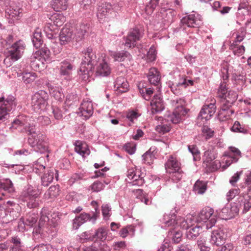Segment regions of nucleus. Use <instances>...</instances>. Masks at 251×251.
Listing matches in <instances>:
<instances>
[{"instance_id":"obj_1","label":"nucleus","mask_w":251,"mask_h":251,"mask_svg":"<svg viewBox=\"0 0 251 251\" xmlns=\"http://www.w3.org/2000/svg\"><path fill=\"white\" fill-rule=\"evenodd\" d=\"M82 55L78 75L81 76L82 79L86 81L93 73L95 66L97 63V56L90 47L82 51Z\"/></svg>"},{"instance_id":"obj_2","label":"nucleus","mask_w":251,"mask_h":251,"mask_svg":"<svg viewBox=\"0 0 251 251\" xmlns=\"http://www.w3.org/2000/svg\"><path fill=\"white\" fill-rule=\"evenodd\" d=\"M113 6L108 2L102 3L98 8L97 17L100 22L105 21L111 14L113 10L119 11L123 5V1L122 0H114Z\"/></svg>"},{"instance_id":"obj_3","label":"nucleus","mask_w":251,"mask_h":251,"mask_svg":"<svg viewBox=\"0 0 251 251\" xmlns=\"http://www.w3.org/2000/svg\"><path fill=\"white\" fill-rule=\"evenodd\" d=\"M185 103L183 99H179L172 100V104L176 106V108L171 114L167 115V120L174 124H177L180 122L188 112V110L183 107Z\"/></svg>"},{"instance_id":"obj_4","label":"nucleus","mask_w":251,"mask_h":251,"mask_svg":"<svg viewBox=\"0 0 251 251\" xmlns=\"http://www.w3.org/2000/svg\"><path fill=\"white\" fill-rule=\"evenodd\" d=\"M237 96L236 94L230 91L227 94V96L221 98V109L219 112V115L221 118L223 117L227 119L234 113V110L230 108L235 102Z\"/></svg>"},{"instance_id":"obj_5","label":"nucleus","mask_w":251,"mask_h":251,"mask_svg":"<svg viewBox=\"0 0 251 251\" xmlns=\"http://www.w3.org/2000/svg\"><path fill=\"white\" fill-rule=\"evenodd\" d=\"M47 137L39 133L38 136H29L28 143L29 145L37 152L45 153L49 152V143Z\"/></svg>"},{"instance_id":"obj_6","label":"nucleus","mask_w":251,"mask_h":251,"mask_svg":"<svg viewBox=\"0 0 251 251\" xmlns=\"http://www.w3.org/2000/svg\"><path fill=\"white\" fill-rule=\"evenodd\" d=\"M49 95L44 90H39L36 92L31 98V106L32 109L36 113H40L45 109L48 105Z\"/></svg>"},{"instance_id":"obj_7","label":"nucleus","mask_w":251,"mask_h":251,"mask_svg":"<svg viewBox=\"0 0 251 251\" xmlns=\"http://www.w3.org/2000/svg\"><path fill=\"white\" fill-rule=\"evenodd\" d=\"M176 210L174 209L171 210L170 214H165L161 221V222L165 225V227H169L171 226H174L175 225H176L183 229L188 230L189 227L186 219L182 217L176 219Z\"/></svg>"},{"instance_id":"obj_8","label":"nucleus","mask_w":251,"mask_h":251,"mask_svg":"<svg viewBox=\"0 0 251 251\" xmlns=\"http://www.w3.org/2000/svg\"><path fill=\"white\" fill-rule=\"evenodd\" d=\"M213 213L214 210L212 208L205 207L200 211L197 220L205 223L206 228H210L217 221L216 216Z\"/></svg>"},{"instance_id":"obj_9","label":"nucleus","mask_w":251,"mask_h":251,"mask_svg":"<svg viewBox=\"0 0 251 251\" xmlns=\"http://www.w3.org/2000/svg\"><path fill=\"white\" fill-rule=\"evenodd\" d=\"M126 176L129 185L141 186L145 183L144 177L145 175L140 169L136 168H131L128 169Z\"/></svg>"},{"instance_id":"obj_10","label":"nucleus","mask_w":251,"mask_h":251,"mask_svg":"<svg viewBox=\"0 0 251 251\" xmlns=\"http://www.w3.org/2000/svg\"><path fill=\"white\" fill-rule=\"evenodd\" d=\"M38 194L32 187H28L22 193L20 198L22 201L26 202V206L29 208H34L38 206L37 200Z\"/></svg>"},{"instance_id":"obj_11","label":"nucleus","mask_w":251,"mask_h":251,"mask_svg":"<svg viewBox=\"0 0 251 251\" xmlns=\"http://www.w3.org/2000/svg\"><path fill=\"white\" fill-rule=\"evenodd\" d=\"M142 37V33L138 28H134L130 29L127 35L124 37V40L125 41V46L127 48H134Z\"/></svg>"},{"instance_id":"obj_12","label":"nucleus","mask_w":251,"mask_h":251,"mask_svg":"<svg viewBox=\"0 0 251 251\" xmlns=\"http://www.w3.org/2000/svg\"><path fill=\"white\" fill-rule=\"evenodd\" d=\"M25 48V45L23 41L19 40L16 41L9 50L11 58L14 61L18 60L22 56Z\"/></svg>"},{"instance_id":"obj_13","label":"nucleus","mask_w":251,"mask_h":251,"mask_svg":"<svg viewBox=\"0 0 251 251\" xmlns=\"http://www.w3.org/2000/svg\"><path fill=\"white\" fill-rule=\"evenodd\" d=\"M12 71L13 72H15L12 74L13 75H15L16 74L18 77L22 76V80L25 84H30L33 82L37 77V75L34 72H22L20 70L19 66H16L12 68Z\"/></svg>"},{"instance_id":"obj_14","label":"nucleus","mask_w":251,"mask_h":251,"mask_svg":"<svg viewBox=\"0 0 251 251\" xmlns=\"http://www.w3.org/2000/svg\"><path fill=\"white\" fill-rule=\"evenodd\" d=\"M226 238L224 229L218 228L212 231L210 242L211 244L219 246L222 245Z\"/></svg>"},{"instance_id":"obj_15","label":"nucleus","mask_w":251,"mask_h":251,"mask_svg":"<svg viewBox=\"0 0 251 251\" xmlns=\"http://www.w3.org/2000/svg\"><path fill=\"white\" fill-rule=\"evenodd\" d=\"M73 30L67 27L63 28L59 35V43L61 45H66L74 42Z\"/></svg>"},{"instance_id":"obj_16","label":"nucleus","mask_w":251,"mask_h":251,"mask_svg":"<svg viewBox=\"0 0 251 251\" xmlns=\"http://www.w3.org/2000/svg\"><path fill=\"white\" fill-rule=\"evenodd\" d=\"M188 87L186 83V77L179 76V79L176 80L171 85L170 88L172 92L176 95H180L181 94L183 89Z\"/></svg>"},{"instance_id":"obj_17","label":"nucleus","mask_w":251,"mask_h":251,"mask_svg":"<svg viewBox=\"0 0 251 251\" xmlns=\"http://www.w3.org/2000/svg\"><path fill=\"white\" fill-rule=\"evenodd\" d=\"M150 104L151 106V113L153 114L160 113L165 108L164 101L160 94L154 95Z\"/></svg>"},{"instance_id":"obj_18","label":"nucleus","mask_w":251,"mask_h":251,"mask_svg":"<svg viewBox=\"0 0 251 251\" xmlns=\"http://www.w3.org/2000/svg\"><path fill=\"white\" fill-rule=\"evenodd\" d=\"M216 108L214 103L204 105L199 114L198 118L206 121L209 120L215 113Z\"/></svg>"},{"instance_id":"obj_19","label":"nucleus","mask_w":251,"mask_h":251,"mask_svg":"<svg viewBox=\"0 0 251 251\" xmlns=\"http://www.w3.org/2000/svg\"><path fill=\"white\" fill-rule=\"evenodd\" d=\"M90 220H92L93 222H95L96 220V216L95 214H93L92 216L88 213H83L80 214L73 220V229H77L82 224Z\"/></svg>"},{"instance_id":"obj_20","label":"nucleus","mask_w":251,"mask_h":251,"mask_svg":"<svg viewBox=\"0 0 251 251\" xmlns=\"http://www.w3.org/2000/svg\"><path fill=\"white\" fill-rule=\"evenodd\" d=\"M180 28L185 30L186 27L190 28L198 27L199 24L196 16L194 14L187 15L183 17L180 21Z\"/></svg>"},{"instance_id":"obj_21","label":"nucleus","mask_w":251,"mask_h":251,"mask_svg":"<svg viewBox=\"0 0 251 251\" xmlns=\"http://www.w3.org/2000/svg\"><path fill=\"white\" fill-rule=\"evenodd\" d=\"M8 99L6 103L0 106V121H3L6 119L7 115L10 112H13L15 110V104L13 103L12 98Z\"/></svg>"},{"instance_id":"obj_22","label":"nucleus","mask_w":251,"mask_h":251,"mask_svg":"<svg viewBox=\"0 0 251 251\" xmlns=\"http://www.w3.org/2000/svg\"><path fill=\"white\" fill-rule=\"evenodd\" d=\"M129 86L127 80L123 76L117 77L114 83V88L118 94L127 92Z\"/></svg>"},{"instance_id":"obj_23","label":"nucleus","mask_w":251,"mask_h":251,"mask_svg":"<svg viewBox=\"0 0 251 251\" xmlns=\"http://www.w3.org/2000/svg\"><path fill=\"white\" fill-rule=\"evenodd\" d=\"M165 169L167 173H170L176 171L180 170V163L176 157L170 155L165 164Z\"/></svg>"},{"instance_id":"obj_24","label":"nucleus","mask_w":251,"mask_h":251,"mask_svg":"<svg viewBox=\"0 0 251 251\" xmlns=\"http://www.w3.org/2000/svg\"><path fill=\"white\" fill-rule=\"evenodd\" d=\"M0 189H3L5 193L8 194L9 197L15 195V188L12 181L9 178L2 179L0 180Z\"/></svg>"},{"instance_id":"obj_25","label":"nucleus","mask_w":251,"mask_h":251,"mask_svg":"<svg viewBox=\"0 0 251 251\" xmlns=\"http://www.w3.org/2000/svg\"><path fill=\"white\" fill-rule=\"evenodd\" d=\"M8 242L10 245V251H25L23 242L18 235L11 237Z\"/></svg>"},{"instance_id":"obj_26","label":"nucleus","mask_w":251,"mask_h":251,"mask_svg":"<svg viewBox=\"0 0 251 251\" xmlns=\"http://www.w3.org/2000/svg\"><path fill=\"white\" fill-rule=\"evenodd\" d=\"M81 115L86 120L89 119L93 114L94 110L93 104L91 101H83L79 108Z\"/></svg>"},{"instance_id":"obj_27","label":"nucleus","mask_w":251,"mask_h":251,"mask_svg":"<svg viewBox=\"0 0 251 251\" xmlns=\"http://www.w3.org/2000/svg\"><path fill=\"white\" fill-rule=\"evenodd\" d=\"M111 73V68L109 64L105 60H102L98 65L96 71L97 76L105 77L109 75Z\"/></svg>"},{"instance_id":"obj_28","label":"nucleus","mask_w":251,"mask_h":251,"mask_svg":"<svg viewBox=\"0 0 251 251\" xmlns=\"http://www.w3.org/2000/svg\"><path fill=\"white\" fill-rule=\"evenodd\" d=\"M110 55L114 61L123 62L126 60H130L132 56L127 51L122 50L121 51H111Z\"/></svg>"},{"instance_id":"obj_29","label":"nucleus","mask_w":251,"mask_h":251,"mask_svg":"<svg viewBox=\"0 0 251 251\" xmlns=\"http://www.w3.org/2000/svg\"><path fill=\"white\" fill-rule=\"evenodd\" d=\"M88 28L89 27L87 25L84 24H80L78 26H77L75 32L74 33V41L77 43L82 41Z\"/></svg>"},{"instance_id":"obj_30","label":"nucleus","mask_w":251,"mask_h":251,"mask_svg":"<svg viewBox=\"0 0 251 251\" xmlns=\"http://www.w3.org/2000/svg\"><path fill=\"white\" fill-rule=\"evenodd\" d=\"M74 66L68 60H64L60 64L59 74L61 75H70L72 74Z\"/></svg>"},{"instance_id":"obj_31","label":"nucleus","mask_w":251,"mask_h":251,"mask_svg":"<svg viewBox=\"0 0 251 251\" xmlns=\"http://www.w3.org/2000/svg\"><path fill=\"white\" fill-rule=\"evenodd\" d=\"M75 151L82 156L88 155L90 153V151L88 145L85 142L80 141H76L75 144Z\"/></svg>"},{"instance_id":"obj_32","label":"nucleus","mask_w":251,"mask_h":251,"mask_svg":"<svg viewBox=\"0 0 251 251\" xmlns=\"http://www.w3.org/2000/svg\"><path fill=\"white\" fill-rule=\"evenodd\" d=\"M148 80L150 83L155 86L160 84V76L159 72L155 68H151L148 75Z\"/></svg>"},{"instance_id":"obj_33","label":"nucleus","mask_w":251,"mask_h":251,"mask_svg":"<svg viewBox=\"0 0 251 251\" xmlns=\"http://www.w3.org/2000/svg\"><path fill=\"white\" fill-rule=\"evenodd\" d=\"M32 42L36 49H40L43 45V37L41 29L37 28L32 37Z\"/></svg>"},{"instance_id":"obj_34","label":"nucleus","mask_w":251,"mask_h":251,"mask_svg":"<svg viewBox=\"0 0 251 251\" xmlns=\"http://www.w3.org/2000/svg\"><path fill=\"white\" fill-rule=\"evenodd\" d=\"M48 87L50 90V95L54 97L55 99L59 101L63 99L64 96L61 88L52 85L49 83L48 84Z\"/></svg>"},{"instance_id":"obj_35","label":"nucleus","mask_w":251,"mask_h":251,"mask_svg":"<svg viewBox=\"0 0 251 251\" xmlns=\"http://www.w3.org/2000/svg\"><path fill=\"white\" fill-rule=\"evenodd\" d=\"M51 5L56 11L65 10L68 7V0H52Z\"/></svg>"},{"instance_id":"obj_36","label":"nucleus","mask_w":251,"mask_h":251,"mask_svg":"<svg viewBox=\"0 0 251 251\" xmlns=\"http://www.w3.org/2000/svg\"><path fill=\"white\" fill-rule=\"evenodd\" d=\"M19 205L17 204H14V208L7 209L6 215L9 221H14L19 217Z\"/></svg>"},{"instance_id":"obj_37","label":"nucleus","mask_w":251,"mask_h":251,"mask_svg":"<svg viewBox=\"0 0 251 251\" xmlns=\"http://www.w3.org/2000/svg\"><path fill=\"white\" fill-rule=\"evenodd\" d=\"M25 226L33 227L38 220V215L35 213H29L25 216V219H22Z\"/></svg>"},{"instance_id":"obj_38","label":"nucleus","mask_w":251,"mask_h":251,"mask_svg":"<svg viewBox=\"0 0 251 251\" xmlns=\"http://www.w3.org/2000/svg\"><path fill=\"white\" fill-rule=\"evenodd\" d=\"M207 189V183L198 180L193 186V191L196 194H203Z\"/></svg>"},{"instance_id":"obj_39","label":"nucleus","mask_w":251,"mask_h":251,"mask_svg":"<svg viewBox=\"0 0 251 251\" xmlns=\"http://www.w3.org/2000/svg\"><path fill=\"white\" fill-rule=\"evenodd\" d=\"M168 236L174 243H179L182 239V233L179 229H173L168 232Z\"/></svg>"},{"instance_id":"obj_40","label":"nucleus","mask_w":251,"mask_h":251,"mask_svg":"<svg viewBox=\"0 0 251 251\" xmlns=\"http://www.w3.org/2000/svg\"><path fill=\"white\" fill-rule=\"evenodd\" d=\"M48 209L47 207H43L41 211V216L39 221V225L45 226L50 224V219L48 215Z\"/></svg>"},{"instance_id":"obj_41","label":"nucleus","mask_w":251,"mask_h":251,"mask_svg":"<svg viewBox=\"0 0 251 251\" xmlns=\"http://www.w3.org/2000/svg\"><path fill=\"white\" fill-rule=\"evenodd\" d=\"M201 229V227L198 226L190 227L186 232L187 238L189 240L195 239L199 235Z\"/></svg>"},{"instance_id":"obj_42","label":"nucleus","mask_w":251,"mask_h":251,"mask_svg":"<svg viewBox=\"0 0 251 251\" xmlns=\"http://www.w3.org/2000/svg\"><path fill=\"white\" fill-rule=\"evenodd\" d=\"M198 248L200 251H210L211 247L209 246L206 239L204 237H201L197 241Z\"/></svg>"},{"instance_id":"obj_43","label":"nucleus","mask_w":251,"mask_h":251,"mask_svg":"<svg viewBox=\"0 0 251 251\" xmlns=\"http://www.w3.org/2000/svg\"><path fill=\"white\" fill-rule=\"evenodd\" d=\"M176 10L173 9V7H171L169 5H166V6L164 5L161 7L160 13L163 15L166 14L168 16L167 20H168L169 19H172L176 15Z\"/></svg>"},{"instance_id":"obj_44","label":"nucleus","mask_w":251,"mask_h":251,"mask_svg":"<svg viewBox=\"0 0 251 251\" xmlns=\"http://www.w3.org/2000/svg\"><path fill=\"white\" fill-rule=\"evenodd\" d=\"M151 150L152 148H151L149 150L142 155V161L145 164H151L153 163L155 155Z\"/></svg>"},{"instance_id":"obj_45","label":"nucleus","mask_w":251,"mask_h":251,"mask_svg":"<svg viewBox=\"0 0 251 251\" xmlns=\"http://www.w3.org/2000/svg\"><path fill=\"white\" fill-rule=\"evenodd\" d=\"M231 130L234 132L240 133L244 134H247L249 130L245 127L244 125H241L239 122L235 121L233 126L231 127Z\"/></svg>"},{"instance_id":"obj_46","label":"nucleus","mask_w":251,"mask_h":251,"mask_svg":"<svg viewBox=\"0 0 251 251\" xmlns=\"http://www.w3.org/2000/svg\"><path fill=\"white\" fill-rule=\"evenodd\" d=\"M188 150L193 156L194 161H199L201 159V153L198 147L195 145H188Z\"/></svg>"},{"instance_id":"obj_47","label":"nucleus","mask_w":251,"mask_h":251,"mask_svg":"<svg viewBox=\"0 0 251 251\" xmlns=\"http://www.w3.org/2000/svg\"><path fill=\"white\" fill-rule=\"evenodd\" d=\"M53 172L48 171L47 173H45L43 177L41 178L42 184L44 186H48L53 179Z\"/></svg>"},{"instance_id":"obj_48","label":"nucleus","mask_w":251,"mask_h":251,"mask_svg":"<svg viewBox=\"0 0 251 251\" xmlns=\"http://www.w3.org/2000/svg\"><path fill=\"white\" fill-rule=\"evenodd\" d=\"M95 239H99L103 241L107 238V230L104 227H100L94 231Z\"/></svg>"},{"instance_id":"obj_49","label":"nucleus","mask_w":251,"mask_h":251,"mask_svg":"<svg viewBox=\"0 0 251 251\" xmlns=\"http://www.w3.org/2000/svg\"><path fill=\"white\" fill-rule=\"evenodd\" d=\"M80 239L83 242L95 240L94 231L91 230L83 232L80 235Z\"/></svg>"},{"instance_id":"obj_50","label":"nucleus","mask_w":251,"mask_h":251,"mask_svg":"<svg viewBox=\"0 0 251 251\" xmlns=\"http://www.w3.org/2000/svg\"><path fill=\"white\" fill-rule=\"evenodd\" d=\"M104 188V185L100 181H94L88 188L89 190H91L93 192H99L102 190Z\"/></svg>"},{"instance_id":"obj_51","label":"nucleus","mask_w":251,"mask_h":251,"mask_svg":"<svg viewBox=\"0 0 251 251\" xmlns=\"http://www.w3.org/2000/svg\"><path fill=\"white\" fill-rule=\"evenodd\" d=\"M204 157L205 158L204 162L210 164L217 157V156L213 150H207L204 152Z\"/></svg>"},{"instance_id":"obj_52","label":"nucleus","mask_w":251,"mask_h":251,"mask_svg":"<svg viewBox=\"0 0 251 251\" xmlns=\"http://www.w3.org/2000/svg\"><path fill=\"white\" fill-rule=\"evenodd\" d=\"M41 49L36 52V54L39 55L44 61L49 59L50 56V50L47 47H41Z\"/></svg>"},{"instance_id":"obj_53","label":"nucleus","mask_w":251,"mask_h":251,"mask_svg":"<svg viewBox=\"0 0 251 251\" xmlns=\"http://www.w3.org/2000/svg\"><path fill=\"white\" fill-rule=\"evenodd\" d=\"M224 156L227 158L225 160V164L222 166L223 169H226L231 164L236 163L238 161L237 157L232 156V154L225 153Z\"/></svg>"},{"instance_id":"obj_54","label":"nucleus","mask_w":251,"mask_h":251,"mask_svg":"<svg viewBox=\"0 0 251 251\" xmlns=\"http://www.w3.org/2000/svg\"><path fill=\"white\" fill-rule=\"evenodd\" d=\"M50 19L53 22L54 25L57 26H60L63 24L64 18L60 15L54 14L51 16Z\"/></svg>"},{"instance_id":"obj_55","label":"nucleus","mask_w":251,"mask_h":251,"mask_svg":"<svg viewBox=\"0 0 251 251\" xmlns=\"http://www.w3.org/2000/svg\"><path fill=\"white\" fill-rule=\"evenodd\" d=\"M140 92L145 100H149L153 93V89L151 88H145V89L140 90Z\"/></svg>"},{"instance_id":"obj_56","label":"nucleus","mask_w":251,"mask_h":251,"mask_svg":"<svg viewBox=\"0 0 251 251\" xmlns=\"http://www.w3.org/2000/svg\"><path fill=\"white\" fill-rule=\"evenodd\" d=\"M159 0H150L146 6V11L148 13H152L158 5Z\"/></svg>"},{"instance_id":"obj_57","label":"nucleus","mask_w":251,"mask_h":251,"mask_svg":"<svg viewBox=\"0 0 251 251\" xmlns=\"http://www.w3.org/2000/svg\"><path fill=\"white\" fill-rule=\"evenodd\" d=\"M202 132L206 140L209 139L214 136V131L207 126H203Z\"/></svg>"},{"instance_id":"obj_58","label":"nucleus","mask_w":251,"mask_h":251,"mask_svg":"<svg viewBox=\"0 0 251 251\" xmlns=\"http://www.w3.org/2000/svg\"><path fill=\"white\" fill-rule=\"evenodd\" d=\"M84 175L82 173H75L69 180V184L73 185L74 183L76 182L83 179Z\"/></svg>"},{"instance_id":"obj_59","label":"nucleus","mask_w":251,"mask_h":251,"mask_svg":"<svg viewBox=\"0 0 251 251\" xmlns=\"http://www.w3.org/2000/svg\"><path fill=\"white\" fill-rule=\"evenodd\" d=\"M169 174H171L170 177L172 180L174 182H177L181 179L182 177L183 172L181 169H180V170L171 172Z\"/></svg>"},{"instance_id":"obj_60","label":"nucleus","mask_w":251,"mask_h":251,"mask_svg":"<svg viewBox=\"0 0 251 251\" xmlns=\"http://www.w3.org/2000/svg\"><path fill=\"white\" fill-rule=\"evenodd\" d=\"M44 158H39L36 163L34 165L33 171L37 174L41 173L45 169V166L43 164H39L42 160H43Z\"/></svg>"},{"instance_id":"obj_61","label":"nucleus","mask_w":251,"mask_h":251,"mask_svg":"<svg viewBox=\"0 0 251 251\" xmlns=\"http://www.w3.org/2000/svg\"><path fill=\"white\" fill-rule=\"evenodd\" d=\"M156 50L153 46H151L148 51L147 55L148 62H152L156 59Z\"/></svg>"},{"instance_id":"obj_62","label":"nucleus","mask_w":251,"mask_h":251,"mask_svg":"<svg viewBox=\"0 0 251 251\" xmlns=\"http://www.w3.org/2000/svg\"><path fill=\"white\" fill-rule=\"evenodd\" d=\"M227 89L226 88V83H221L218 90V96L220 98H224L227 96Z\"/></svg>"},{"instance_id":"obj_63","label":"nucleus","mask_w":251,"mask_h":251,"mask_svg":"<svg viewBox=\"0 0 251 251\" xmlns=\"http://www.w3.org/2000/svg\"><path fill=\"white\" fill-rule=\"evenodd\" d=\"M251 208V195H247L244 197L243 212H247Z\"/></svg>"},{"instance_id":"obj_64","label":"nucleus","mask_w":251,"mask_h":251,"mask_svg":"<svg viewBox=\"0 0 251 251\" xmlns=\"http://www.w3.org/2000/svg\"><path fill=\"white\" fill-rule=\"evenodd\" d=\"M50 198H53L56 197L59 195V188L57 186H51L48 191Z\"/></svg>"}]
</instances>
